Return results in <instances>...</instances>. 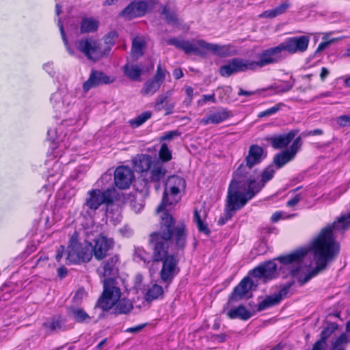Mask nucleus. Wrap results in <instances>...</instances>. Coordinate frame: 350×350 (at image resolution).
Wrapping results in <instances>:
<instances>
[{"instance_id": "0eeeda50", "label": "nucleus", "mask_w": 350, "mask_h": 350, "mask_svg": "<svg viewBox=\"0 0 350 350\" xmlns=\"http://www.w3.org/2000/svg\"><path fill=\"white\" fill-rule=\"evenodd\" d=\"M185 187V180L178 176H171L167 180L165 184V190L163 192L162 202L157 208V212H162L163 216L164 213L169 214L166 210L168 205H172L178 202V194L180 189Z\"/></svg>"}, {"instance_id": "9d476101", "label": "nucleus", "mask_w": 350, "mask_h": 350, "mask_svg": "<svg viewBox=\"0 0 350 350\" xmlns=\"http://www.w3.org/2000/svg\"><path fill=\"white\" fill-rule=\"evenodd\" d=\"M77 49L90 60L96 62L104 55L100 44L92 38L78 40L75 42Z\"/></svg>"}, {"instance_id": "4be33fe9", "label": "nucleus", "mask_w": 350, "mask_h": 350, "mask_svg": "<svg viewBox=\"0 0 350 350\" xmlns=\"http://www.w3.org/2000/svg\"><path fill=\"white\" fill-rule=\"evenodd\" d=\"M297 132L291 131L287 133L274 135L268 139L272 147L275 149H282L286 148L291 142L295 138Z\"/></svg>"}, {"instance_id": "f257e3e1", "label": "nucleus", "mask_w": 350, "mask_h": 350, "mask_svg": "<svg viewBox=\"0 0 350 350\" xmlns=\"http://www.w3.org/2000/svg\"><path fill=\"white\" fill-rule=\"evenodd\" d=\"M175 220L166 213L161 217L159 230L150 234L148 244L152 250L153 262H162L160 278L162 282L170 284L180 272L179 259L168 252L169 245L174 242L176 250H184L186 245L187 232L184 224L174 226Z\"/></svg>"}, {"instance_id": "c756f323", "label": "nucleus", "mask_w": 350, "mask_h": 350, "mask_svg": "<svg viewBox=\"0 0 350 350\" xmlns=\"http://www.w3.org/2000/svg\"><path fill=\"white\" fill-rule=\"evenodd\" d=\"M161 14L163 16V19L167 24L173 25L178 24L176 11L171 9L170 3L162 6Z\"/></svg>"}, {"instance_id": "0e129e2a", "label": "nucleus", "mask_w": 350, "mask_h": 350, "mask_svg": "<svg viewBox=\"0 0 350 350\" xmlns=\"http://www.w3.org/2000/svg\"><path fill=\"white\" fill-rule=\"evenodd\" d=\"M57 275L59 278H63L67 275V269L64 266H62L57 269Z\"/></svg>"}, {"instance_id": "423d86ee", "label": "nucleus", "mask_w": 350, "mask_h": 350, "mask_svg": "<svg viewBox=\"0 0 350 350\" xmlns=\"http://www.w3.org/2000/svg\"><path fill=\"white\" fill-rule=\"evenodd\" d=\"M92 257V245L89 242L79 241V234L75 232L71 236L68 246L67 264H77L89 262Z\"/></svg>"}, {"instance_id": "b1692460", "label": "nucleus", "mask_w": 350, "mask_h": 350, "mask_svg": "<svg viewBox=\"0 0 350 350\" xmlns=\"http://www.w3.org/2000/svg\"><path fill=\"white\" fill-rule=\"evenodd\" d=\"M154 162V161L152 160V157L146 154L138 155L134 160L135 170L141 172H148L152 167Z\"/></svg>"}, {"instance_id": "a18cd8bd", "label": "nucleus", "mask_w": 350, "mask_h": 350, "mask_svg": "<svg viewBox=\"0 0 350 350\" xmlns=\"http://www.w3.org/2000/svg\"><path fill=\"white\" fill-rule=\"evenodd\" d=\"M165 72L166 70L163 69L159 64L157 66L156 74L152 79L161 85L165 79Z\"/></svg>"}, {"instance_id": "6e6552de", "label": "nucleus", "mask_w": 350, "mask_h": 350, "mask_svg": "<svg viewBox=\"0 0 350 350\" xmlns=\"http://www.w3.org/2000/svg\"><path fill=\"white\" fill-rule=\"evenodd\" d=\"M89 198L86 199L85 205L90 210L96 211L103 204L107 205L112 203L116 196V190L113 187L108 188L105 191L92 189L88 192Z\"/></svg>"}, {"instance_id": "a19ab883", "label": "nucleus", "mask_w": 350, "mask_h": 350, "mask_svg": "<svg viewBox=\"0 0 350 350\" xmlns=\"http://www.w3.org/2000/svg\"><path fill=\"white\" fill-rule=\"evenodd\" d=\"M134 256L144 262L148 263L150 260L152 261V254L150 255L143 247H136Z\"/></svg>"}, {"instance_id": "ddd939ff", "label": "nucleus", "mask_w": 350, "mask_h": 350, "mask_svg": "<svg viewBox=\"0 0 350 350\" xmlns=\"http://www.w3.org/2000/svg\"><path fill=\"white\" fill-rule=\"evenodd\" d=\"M114 246V241L112 239L100 234L94 240V246L92 248V252L96 259L101 260L104 259L109 250Z\"/></svg>"}, {"instance_id": "6e6d98bb", "label": "nucleus", "mask_w": 350, "mask_h": 350, "mask_svg": "<svg viewBox=\"0 0 350 350\" xmlns=\"http://www.w3.org/2000/svg\"><path fill=\"white\" fill-rule=\"evenodd\" d=\"M146 323L140 324L135 327L127 328L125 332L131 334H137L140 332L146 326Z\"/></svg>"}, {"instance_id": "864d4df0", "label": "nucleus", "mask_w": 350, "mask_h": 350, "mask_svg": "<svg viewBox=\"0 0 350 350\" xmlns=\"http://www.w3.org/2000/svg\"><path fill=\"white\" fill-rule=\"evenodd\" d=\"M180 132L178 131H171L167 133H165L161 137V141H167V140H171L175 137H178L180 135Z\"/></svg>"}, {"instance_id": "1a4fd4ad", "label": "nucleus", "mask_w": 350, "mask_h": 350, "mask_svg": "<svg viewBox=\"0 0 350 350\" xmlns=\"http://www.w3.org/2000/svg\"><path fill=\"white\" fill-rule=\"evenodd\" d=\"M157 3V0L133 1L120 13V16L126 19L143 16L154 9Z\"/></svg>"}, {"instance_id": "774afa93", "label": "nucleus", "mask_w": 350, "mask_h": 350, "mask_svg": "<svg viewBox=\"0 0 350 350\" xmlns=\"http://www.w3.org/2000/svg\"><path fill=\"white\" fill-rule=\"evenodd\" d=\"M311 350H325V346L321 345L320 342H316Z\"/></svg>"}, {"instance_id": "79ce46f5", "label": "nucleus", "mask_w": 350, "mask_h": 350, "mask_svg": "<svg viewBox=\"0 0 350 350\" xmlns=\"http://www.w3.org/2000/svg\"><path fill=\"white\" fill-rule=\"evenodd\" d=\"M159 157L162 162V163L165 162H167L172 159V152L169 150L167 145L166 144H162L161 148L159 152Z\"/></svg>"}, {"instance_id": "69168bd1", "label": "nucleus", "mask_w": 350, "mask_h": 350, "mask_svg": "<svg viewBox=\"0 0 350 350\" xmlns=\"http://www.w3.org/2000/svg\"><path fill=\"white\" fill-rule=\"evenodd\" d=\"M64 251V247L63 245L59 246V248L57 249V254L55 256V258H56L57 261L59 262L62 259V258L63 256Z\"/></svg>"}, {"instance_id": "2f4dec72", "label": "nucleus", "mask_w": 350, "mask_h": 350, "mask_svg": "<svg viewBox=\"0 0 350 350\" xmlns=\"http://www.w3.org/2000/svg\"><path fill=\"white\" fill-rule=\"evenodd\" d=\"M106 215L107 219L114 225L120 223L122 219L120 208L118 206L112 204V203L107 205Z\"/></svg>"}, {"instance_id": "20e7f679", "label": "nucleus", "mask_w": 350, "mask_h": 350, "mask_svg": "<svg viewBox=\"0 0 350 350\" xmlns=\"http://www.w3.org/2000/svg\"><path fill=\"white\" fill-rule=\"evenodd\" d=\"M254 196L253 192L246 191L230 183L225 211L219 217L218 224L220 226L225 224L232 218L235 211L242 208Z\"/></svg>"}, {"instance_id": "bb28decb", "label": "nucleus", "mask_w": 350, "mask_h": 350, "mask_svg": "<svg viewBox=\"0 0 350 350\" xmlns=\"http://www.w3.org/2000/svg\"><path fill=\"white\" fill-rule=\"evenodd\" d=\"M123 71L129 79L135 81H141L140 76L142 73V68L141 66L128 63L124 66Z\"/></svg>"}, {"instance_id": "aec40b11", "label": "nucleus", "mask_w": 350, "mask_h": 350, "mask_svg": "<svg viewBox=\"0 0 350 350\" xmlns=\"http://www.w3.org/2000/svg\"><path fill=\"white\" fill-rule=\"evenodd\" d=\"M253 284L254 282L250 277H245L234 288L229 301H238L243 299L250 292Z\"/></svg>"}, {"instance_id": "37998d69", "label": "nucleus", "mask_w": 350, "mask_h": 350, "mask_svg": "<svg viewBox=\"0 0 350 350\" xmlns=\"http://www.w3.org/2000/svg\"><path fill=\"white\" fill-rule=\"evenodd\" d=\"M294 281H290L284 284L278 293H275L281 301L285 298L289 293L290 288L294 284Z\"/></svg>"}, {"instance_id": "4468645a", "label": "nucleus", "mask_w": 350, "mask_h": 350, "mask_svg": "<svg viewBox=\"0 0 350 350\" xmlns=\"http://www.w3.org/2000/svg\"><path fill=\"white\" fill-rule=\"evenodd\" d=\"M302 145L301 139L297 137L290 146L289 149L277 154L273 159V163L278 168H280L286 163L293 159Z\"/></svg>"}, {"instance_id": "f3484780", "label": "nucleus", "mask_w": 350, "mask_h": 350, "mask_svg": "<svg viewBox=\"0 0 350 350\" xmlns=\"http://www.w3.org/2000/svg\"><path fill=\"white\" fill-rule=\"evenodd\" d=\"M254 278L271 280L277 275V265L273 261L265 262L250 271Z\"/></svg>"}, {"instance_id": "3c124183", "label": "nucleus", "mask_w": 350, "mask_h": 350, "mask_svg": "<svg viewBox=\"0 0 350 350\" xmlns=\"http://www.w3.org/2000/svg\"><path fill=\"white\" fill-rule=\"evenodd\" d=\"M58 26H59V30H60V33H61V36H62V40L64 41V44L66 46L67 50H68V51L69 52L70 54L72 55L73 54V51L71 50L70 47L68 46V40L66 38V33H65V31H64V26H63V24H62V23L61 22L60 20H59V21H58Z\"/></svg>"}, {"instance_id": "5fc2aeb1", "label": "nucleus", "mask_w": 350, "mask_h": 350, "mask_svg": "<svg viewBox=\"0 0 350 350\" xmlns=\"http://www.w3.org/2000/svg\"><path fill=\"white\" fill-rule=\"evenodd\" d=\"M337 123L341 126H350V115H343L338 117Z\"/></svg>"}, {"instance_id": "72a5a7b5", "label": "nucleus", "mask_w": 350, "mask_h": 350, "mask_svg": "<svg viewBox=\"0 0 350 350\" xmlns=\"http://www.w3.org/2000/svg\"><path fill=\"white\" fill-rule=\"evenodd\" d=\"M163 290L161 286L154 284L148 289L145 294V299L147 301H152L162 296Z\"/></svg>"}, {"instance_id": "338daca9", "label": "nucleus", "mask_w": 350, "mask_h": 350, "mask_svg": "<svg viewBox=\"0 0 350 350\" xmlns=\"http://www.w3.org/2000/svg\"><path fill=\"white\" fill-rule=\"evenodd\" d=\"M256 91H245L243 90L242 88H239V91L238 92V94L239 96H250L252 95H254L256 94Z\"/></svg>"}, {"instance_id": "49530a36", "label": "nucleus", "mask_w": 350, "mask_h": 350, "mask_svg": "<svg viewBox=\"0 0 350 350\" xmlns=\"http://www.w3.org/2000/svg\"><path fill=\"white\" fill-rule=\"evenodd\" d=\"M284 105L283 103H278L276 104L275 105H274L273 107L269 108V109H267L263 111H261L259 114H258V117L259 118H262V117H265V116H271L275 113H277L280 109L281 107Z\"/></svg>"}, {"instance_id": "7ed1b4c3", "label": "nucleus", "mask_w": 350, "mask_h": 350, "mask_svg": "<svg viewBox=\"0 0 350 350\" xmlns=\"http://www.w3.org/2000/svg\"><path fill=\"white\" fill-rule=\"evenodd\" d=\"M103 292L97 301L96 308L107 311L113 308L115 314H127L133 308L132 302L126 299H120L121 291L115 279L104 280Z\"/></svg>"}, {"instance_id": "4c0bfd02", "label": "nucleus", "mask_w": 350, "mask_h": 350, "mask_svg": "<svg viewBox=\"0 0 350 350\" xmlns=\"http://www.w3.org/2000/svg\"><path fill=\"white\" fill-rule=\"evenodd\" d=\"M130 206L133 210L138 213L142 210L144 206V200L142 193H138L130 200Z\"/></svg>"}, {"instance_id": "58836bf2", "label": "nucleus", "mask_w": 350, "mask_h": 350, "mask_svg": "<svg viewBox=\"0 0 350 350\" xmlns=\"http://www.w3.org/2000/svg\"><path fill=\"white\" fill-rule=\"evenodd\" d=\"M151 116V111H144L139 114L136 118L129 120V124L132 127H138L150 119Z\"/></svg>"}, {"instance_id": "c03bdc74", "label": "nucleus", "mask_w": 350, "mask_h": 350, "mask_svg": "<svg viewBox=\"0 0 350 350\" xmlns=\"http://www.w3.org/2000/svg\"><path fill=\"white\" fill-rule=\"evenodd\" d=\"M293 85L294 81L292 83L289 81H284L280 83L275 84L274 88L277 92L283 93L291 90Z\"/></svg>"}, {"instance_id": "cd10ccee", "label": "nucleus", "mask_w": 350, "mask_h": 350, "mask_svg": "<svg viewBox=\"0 0 350 350\" xmlns=\"http://www.w3.org/2000/svg\"><path fill=\"white\" fill-rule=\"evenodd\" d=\"M229 118V113L227 110L223 109L216 113L210 114L208 116L202 119L201 122L204 124H219Z\"/></svg>"}, {"instance_id": "2eb2a0df", "label": "nucleus", "mask_w": 350, "mask_h": 350, "mask_svg": "<svg viewBox=\"0 0 350 350\" xmlns=\"http://www.w3.org/2000/svg\"><path fill=\"white\" fill-rule=\"evenodd\" d=\"M249 59L234 58L228 64L220 67L219 72L223 77H229L234 73L251 70Z\"/></svg>"}, {"instance_id": "473e14b6", "label": "nucleus", "mask_w": 350, "mask_h": 350, "mask_svg": "<svg viewBox=\"0 0 350 350\" xmlns=\"http://www.w3.org/2000/svg\"><path fill=\"white\" fill-rule=\"evenodd\" d=\"M206 217L205 213L203 211L202 214V211H198L196 209L194 211L193 220L196 224L198 229L200 232H202L206 235H209L210 230L208 229L207 225L204 223V219Z\"/></svg>"}, {"instance_id": "e433bc0d", "label": "nucleus", "mask_w": 350, "mask_h": 350, "mask_svg": "<svg viewBox=\"0 0 350 350\" xmlns=\"http://www.w3.org/2000/svg\"><path fill=\"white\" fill-rule=\"evenodd\" d=\"M145 42L142 38H135L132 42V54L136 58L143 55L142 49L144 47Z\"/></svg>"}, {"instance_id": "bf43d9fd", "label": "nucleus", "mask_w": 350, "mask_h": 350, "mask_svg": "<svg viewBox=\"0 0 350 350\" xmlns=\"http://www.w3.org/2000/svg\"><path fill=\"white\" fill-rule=\"evenodd\" d=\"M185 93L187 94V96H188V104L190 103L191 102V100L193 98V90L191 87L190 86H187L185 88Z\"/></svg>"}, {"instance_id": "6ab92c4d", "label": "nucleus", "mask_w": 350, "mask_h": 350, "mask_svg": "<svg viewBox=\"0 0 350 350\" xmlns=\"http://www.w3.org/2000/svg\"><path fill=\"white\" fill-rule=\"evenodd\" d=\"M109 77L103 72L92 70L88 79L83 83V90L85 92H88L91 88H96L101 84L112 83Z\"/></svg>"}, {"instance_id": "7c9ffc66", "label": "nucleus", "mask_w": 350, "mask_h": 350, "mask_svg": "<svg viewBox=\"0 0 350 350\" xmlns=\"http://www.w3.org/2000/svg\"><path fill=\"white\" fill-rule=\"evenodd\" d=\"M99 23L93 18H83L81 21L80 31L81 33L94 32L98 29Z\"/></svg>"}, {"instance_id": "e2e57ef3", "label": "nucleus", "mask_w": 350, "mask_h": 350, "mask_svg": "<svg viewBox=\"0 0 350 350\" xmlns=\"http://www.w3.org/2000/svg\"><path fill=\"white\" fill-rule=\"evenodd\" d=\"M282 218V212H275L274 213L271 217V220L272 222H277L280 219Z\"/></svg>"}, {"instance_id": "de8ad7c7", "label": "nucleus", "mask_w": 350, "mask_h": 350, "mask_svg": "<svg viewBox=\"0 0 350 350\" xmlns=\"http://www.w3.org/2000/svg\"><path fill=\"white\" fill-rule=\"evenodd\" d=\"M87 297V293L83 288L77 290L72 298L73 303L78 306L80 305L84 298Z\"/></svg>"}, {"instance_id": "8fccbe9b", "label": "nucleus", "mask_w": 350, "mask_h": 350, "mask_svg": "<svg viewBox=\"0 0 350 350\" xmlns=\"http://www.w3.org/2000/svg\"><path fill=\"white\" fill-rule=\"evenodd\" d=\"M171 91H167L165 94L159 95L154 105V109H159V104L163 105V103L166 102L167 99L171 96Z\"/></svg>"}, {"instance_id": "5701e85b", "label": "nucleus", "mask_w": 350, "mask_h": 350, "mask_svg": "<svg viewBox=\"0 0 350 350\" xmlns=\"http://www.w3.org/2000/svg\"><path fill=\"white\" fill-rule=\"evenodd\" d=\"M65 319L61 316H55L51 318V321L44 322L42 327L46 329L48 333L57 332L66 329Z\"/></svg>"}, {"instance_id": "9b49d317", "label": "nucleus", "mask_w": 350, "mask_h": 350, "mask_svg": "<svg viewBox=\"0 0 350 350\" xmlns=\"http://www.w3.org/2000/svg\"><path fill=\"white\" fill-rule=\"evenodd\" d=\"M258 57V61L249 59L251 70L280 62L283 59V56L282 50L280 44L275 47H271L263 51L259 54Z\"/></svg>"}, {"instance_id": "a211bd4d", "label": "nucleus", "mask_w": 350, "mask_h": 350, "mask_svg": "<svg viewBox=\"0 0 350 350\" xmlns=\"http://www.w3.org/2000/svg\"><path fill=\"white\" fill-rule=\"evenodd\" d=\"M133 178V172L126 166H120L114 172V182L120 189H126L129 187Z\"/></svg>"}, {"instance_id": "13d9d810", "label": "nucleus", "mask_w": 350, "mask_h": 350, "mask_svg": "<svg viewBox=\"0 0 350 350\" xmlns=\"http://www.w3.org/2000/svg\"><path fill=\"white\" fill-rule=\"evenodd\" d=\"M301 198L299 194H297L293 198L289 200L287 202V206L292 207L297 204L301 200Z\"/></svg>"}, {"instance_id": "393cba45", "label": "nucleus", "mask_w": 350, "mask_h": 350, "mask_svg": "<svg viewBox=\"0 0 350 350\" xmlns=\"http://www.w3.org/2000/svg\"><path fill=\"white\" fill-rule=\"evenodd\" d=\"M68 315L75 320L77 323L89 322L91 317L82 308L75 306H70L67 308Z\"/></svg>"}, {"instance_id": "09e8293b", "label": "nucleus", "mask_w": 350, "mask_h": 350, "mask_svg": "<svg viewBox=\"0 0 350 350\" xmlns=\"http://www.w3.org/2000/svg\"><path fill=\"white\" fill-rule=\"evenodd\" d=\"M274 173H275V170L273 169H272L271 167H267V169H265L263 171V172L262 174V179H261L260 182H257V183L263 184V187H264L265 183L269 181V180H271L273 178Z\"/></svg>"}, {"instance_id": "c85d7f7f", "label": "nucleus", "mask_w": 350, "mask_h": 350, "mask_svg": "<svg viewBox=\"0 0 350 350\" xmlns=\"http://www.w3.org/2000/svg\"><path fill=\"white\" fill-rule=\"evenodd\" d=\"M226 314L231 319H240L245 321L249 319L252 316L250 311L247 310L242 305L230 309L227 312Z\"/></svg>"}, {"instance_id": "f704fd0d", "label": "nucleus", "mask_w": 350, "mask_h": 350, "mask_svg": "<svg viewBox=\"0 0 350 350\" xmlns=\"http://www.w3.org/2000/svg\"><path fill=\"white\" fill-rule=\"evenodd\" d=\"M161 85L152 79L148 80L142 89V94L144 95H152L159 90Z\"/></svg>"}, {"instance_id": "603ef678", "label": "nucleus", "mask_w": 350, "mask_h": 350, "mask_svg": "<svg viewBox=\"0 0 350 350\" xmlns=\"http://www.w3.org/2000/svg\"><path fill=\"white\" fill-rule=\"evenodd\" d=\"M117 38V33L114 31L109 32L107 35L104 37L105 43L111 46L115 43V40ZM110 50V46L108 47L107 51Z\"/></svg>"}, {"instance_id": "dca6fc26", "label": "nucleus", "mask_w": 350, "mask_h": 350, "mask_svg": "<svg viewBox=\"0 0 350 350\" xmlns=\"http://www.w3.org/2000/svg\"><path fill=\"white\" fill-rule=\"evenodd\" d=\"M119 256L113 255L103 262L102 266L97 269L100 277L113 278L118 274ZM105 278V280H106Z\"/></svg>"}, {"instance_id": "ea45409f", "label": "nucleus", "mask_w": 350, "mask_h": 350, "mask_svg": "<svg viewBox=\"0 0 350 350\" xmlns=\"http://www.w3.org/2000/svg\"><path fill=\"white\" fill-rule=\"evenodd\" d=\"M336 329V325L334 324H329L327 327H325L321 333V338L317 342H320L321 345H326V340L331 336V334Z\"/></svg>"}, {"instance_id": "f03ea898", "label": "nucleus", "mask_w": 350, "mask_h": 350, "mask_svg": "<svg viewBox=\"0 0 350 350\" xmlns=\"http://www.w3.org/2000/svg\"><path fill=\"white\" fill-rule=\"evenodd\" d=\"M263 153L262 147L256 144L252 145L245 161L234 172L230 184L246 191L253 192L254 195L258 193L263 187V184L256 183V170L254 167L263 160L265 158Z\"/></svg>"}, {"instance_id": "680f3d73", "label": "nucleus", "mask_w": 350, "mask_h": 350, "mask_svg": "<svg viewBox=\"0 0 350 350\" xmlns=\"http://www.w3.org/2000/svg\"><path fill=\"white\" fill-rule=\"evenodd\" d=\"M225 56L231 55L235 53V50L230 45H224Z\"/></svg>"}, {"instance_id": "f8f14e48", "label": "nucleus", "mask_w": 350, "mask_h": 350, "mask_svg": "<svg viewBox=\"0 0 350 350\" xmlns=\"http://www.w3.org/2000/svg\"><path fill=\"white\" fill-rule=\"evenodd\" d=\"M310 38L307 36H295L286 39L280 45L283 51L290 54L303 53L308 47Z\"/></svg>"}, {"instance_id": "4d7b16f0", "label": "nucleus", "mask_w": 350, "mask_h": 350, "mask_svg": "<svg viewBox=\"0 0 350 350\" xmlns=\"http://www.w3.org/2000/svg\"><path fill=\"white\" fill-rule=\"evenodd\" d=\"M347 340V337L345 334H341L336 340L333 342V346L334 347H342V344L346 343Z\"/></svg>"}, {"instance_id": "412c9836", "label": "nucleus", "mask_w": 350, "mask_h": 350, "mask_svg": "<svg viewBox=\"0 0 350 350\" xmlns=\"http://www.w3.org/2000/svg\"><path fill=\"white\" fill-rule=\"evenodd\" d=\"M167 173V171L164 164L158 160H154V164L148 172V179L150 182L157 184L155 186L156 189H159V183L161 180H163L165 178Z\"/></svg>"}, {"instance_id": "a878e982", "label": "nucleus", "mask_w": 350, "mask_h": 350, "mask_svg": "<svg viewBox=\"0 0 350 350\" xmlns=\"http://www.w3.org/2000/svg\"><path fill=\"white\" fill-rule=\"evenodd\" d=\"M291 4L288 1H286L280 3L278 6L273 9L264 11L259 15L260 18H272L286 12L290 8Z\"/></svg>"}, {"instance_id": "39448f33", "label": "nucleus", "mask_w": 350, "mask_h": 350, "mask_svg": "<svg viewBox=\"0 0 350 350\" xmlns=\"http://www.w3.org/2000/svg\"><path fill=\"white\" fill-rule=\"evenodd\" d=\"M166 42L169 45H173L183 51L187 54L194 53L202 56L205 55L206 51H210L215 55L225 56L224 45L210 44L203 40L189 41L172 38L167 40Z\"/></svg>"}, {"instance_id": "c9c22d12", "label": "nucleus", "mask_w": 350, "mask_h": 350, "mask_svg": "<svg viewBox=\"0 0 350 350\" xmlns=\"http://www.w3.org/2000/svg\"><path fill=\"white\" fill-rule=\"evenodd\" d=\"M280 302V299L275 293L272 295L267 296L258 305V310L261 311L267 308L275 306Z\"/></svg>"}, {"instance_id": "052dcab7", "label": "nucleus", "mask_w": 350, "mask_h": 350, "mask_svg": "<svg viewBox=\"0 0 350 350\" xmlns=\"http://www.w3.org/2000/svg\"><path fill=\"white\" fill-rule=\"evenodd\" d=\"M213 338L219 342H224L227 338V335L225 334H216L213 336Z\"/></svg>"}]
</instances>
